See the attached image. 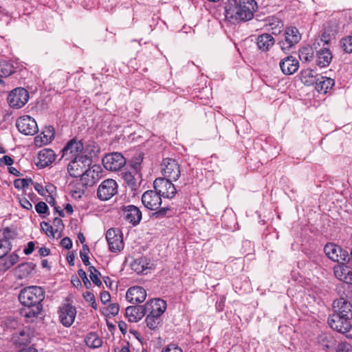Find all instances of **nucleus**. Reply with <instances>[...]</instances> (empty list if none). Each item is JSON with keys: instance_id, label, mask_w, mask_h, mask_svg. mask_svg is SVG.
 Instances as JSON below:
<instances>
[{"instance_id": "nucleus-1", "label": "nucleus", "mask_w": 352, "mask_h": 352, "mask_svg": "<svg viewBox=\"0 0 352 352\" xmlns=\"http://www.w3.org/2000/svg\"><path fill=\"white\" fill-rule=\"evenodd\" d=\"M44 291L41 287L30 286L23 288L19 296V300L24 306L20 310V314L28 322H32L41 314L43 305Z\"/></svg>"}, {"instance_id": "nucleus-2", "label": "nucleus", "mask_w": 352, "mask_h": 352, "mask_svg": "<svg viewBox=\"0 0 352 352\" xmlns=\"http://www.w3.org/2000/svg\"><path fill=\"white\" fill-rule=\"evenodd\" d=\"M256 8L254 0H229L225 6L226 16L236 21H247L253 18Z\"/></svg>"}, {"instance_id": "nucleus-3", "label": "nucleus", "mask_w": 352, "mask_h": 352, "mask_svg": "<svg viewBox=\"0 0 352 352\" xmlns=\"http://www.w3.org/2000/svg\"><path fill=\"white\" fill-rule=\"evenodd\" d=\"M146 308L149 313L146 318V325L155 330L162 322L161 316L166 309V302L160 298L153 299L146 302Z\"/></svg>"}, {"instance_id": "nucleus-4", "label": "nucleus", "mask_w": 352, "mask_h": 352, "mask_svg": "<svg viewBox=\"0 0 352 352\" xmlns=\"http://www.w3.org/2000/svg\"><path fill=\"white\" fill-rule=\"evenodd\" d=\"M327 322L332 329L342 334H344L347 338H349L347 333L350 332L352 329L351 320L346 319L344 316L333 312L332 314L329 315Z\"/></svg>"}, {"instance_id": "nucleus-5", "label": "nucleus", "mask_w": 352, "mask_h": 352, "mask_svg": "<svg viewBox=\"0 0 352 352\" xmlns=\"http://www.w3.org/2000/svg\"><path fill=\"white\" fill-rule=\"evenodd\" d=\"M91 163L92 159L89 155H75V157L68 164V173L74 177L80 176L83 169L90 166Z\"/></svg>"}, {"instance_id": "nucleus-6", "label": "nucleus", "mask_w": 352, "mask_h": 352, "mask_svg": "<svg viewBox=\"0 0 352 352\" xmlns=\"http://www.w3.org/2000/svg\"><path fill=\"white\" fill-rule=\"evenodd\" d=\"M301 39V34L296 27H288L285 31V39L279 44L282 51L288 53Z\"/></svg>"}, {"instance_id": "nucleus-7", "label": "nucleus", "mask_w": 352, "mask_h": 352, "mask_svg": "<svg viewBox=\"0 0 352 352\" xmlns=\"http://www.w3.org/2000/svg\"><path fill=\"white\" fill-rule=\"evenodd\" d=\"M161 169L164 178L176 181L180 176L179 165L173 158H164L161 163Z\"/></svg>"}, {"instance_id": "nucleus-8", "label": "nucleus", "mask_w": 352, "mask_h": 352, "mask_svg": "<svg viewBox=\"0 0 352 352\" xmlns=\"http://www.w3.org/2000/svg\"><path fill=\"white\" fill-rule=\"evenodd\" d=\"M170 180L164 177H158L154 181V188L161 197L171 199L175 195L176 188Z\"/></svg>"}, {"instance_id": "nucleus-9", "label": "nucleus", "mask_w": 352, "mask_h": 352, "mask_svg": "<svg viewBox=\"0 0 352 352\" xmlns=\"http://www.w3.org/2000/svg\"><path fill=\"white\" fill-rule=\"evenodd\" d=\"M28 99V91L24 88L18 87L10 93L8 97V102L11 107L19 109L27 103Z\"/></svg>"}, {"instance_id": "nucleus-10", "label": "nucleus", "mask_w": 352, "mask_h": 352, "mask_svg": "<svg viewBox=\"0 0 352 352\" xmlns=\"http://www.w3.org/2000/svg\"><path fill=\"white\" fill-rule=\"evenodd\" d=\"M118 192V184L114 179H107L98 186L97 195L102 201L110 199Z\"/></svg>"}, {"instance_id": "nucleus-11", "label": "nucleus", "mask_w": 352, "mask_h": 352, "mask_svg": "<svg viewBox=\"0 0 352 352\" xmlns=\"http://www.w3.org/2000/svg\"><path fill=\"white\" fill-rule=\"evenodd\" d=\"M19 131L25 135H33L38 132V125L35 120L29 116L20 117L16 122Z\"/></svg>"}, {"instance_id": "nucleus-12", "label": "nucleus", "mask_w": 352, "mask_h": 352, "mask_svg": "<svg viewBox=\"0 0 352 352\" xmlns=\"http://www.w3.org/2000/svg\"><path fill=\"white\" fill-rule=\"evenodd\" d=\"M101 168L99 166L94 165L87 169L80 175L82 187L93 186L101 178Z\"/></svg>"}, {"instance_id": "nucleus-13", "label": "nucleus", "mask_w": 352, "mask_h": 352, "mask_svg": "<svg viewBox=\"0 0 352 352\" xmlns=\"http://www.w3.org/2000/svg\"><path fill=\"white\" fill-rule=\"evenodd\" d=\"M324 252L329 258L335 262L346 261L349 258L348 252L335 243H327L324 248Z\"/></svg>"}, {"instance_id": "nucleus-14", "label": "nucleus", "mask_w": 352, "mask_h": 352, "mask_svg": "<svg viewBox=\"0 0 352 352\" xmlns=\"http://www.w3.org/2000/svg\"><path fill=\"white\" fill-rule=\"evenodd\" d=\"M33 337L32 329L27 327L16 329L12 335L11 342L16 346L26 345L31 342Z\"/></svg>"}, {"instance_id": "nucleus-15", "label": "nucleus", "mask_w": 352, "mask_h": 352, "mask_svg": "<svg viewBox=\"0 0 352 352\" xmlns=\"http://www.w3.org/2000/svg\"><path fill=\"white\" fill-rule=\"evenodd\" d=\"M122 216L124 219L133 226L139 224L142 219V212L135 206L128 205L122 207Z\"/></svg>"}, {"instance_id": "nucleus-16", "label": "nucleus", "mask_w": 352, "mask_h": 352, "mask_svg": "<svg viewBox=\"0 0 352 352\" xmlns=\"http://www.w3.org/2000/svg\"><path fill=\"white\" fill-rule=\"evenodd\" d=\"M106 239L111 252H115L122 250L124 244L120 230L113 228L109 229L106 234Z\"/></svg>"}, {"instance_id": "nucleus-17", "label": "nucleus", "mask_w": 352, "mask_h": 352, "mask_svg": "<svg viewBox=\"0 0 352 352\" xmlns=\"http://www.w3.org/2000/svg\"><path fill=\"white\" fill-rule=\"evenodd\" d=\"M58 314L60 322L65 327H68L74 322L76 310L74 306L69 304H65L60 307Z\"/></svg>"}, {"instance_id": "nucleus-18", "label": "nucleus", "mask_w": 352, "mask_h": 352, "mask_svg": "<svg viewBox=\"0 0 352 352\" xmlns=\"http://www.w3.org/2000/svg\"><path fill=\"white\" fill-rule=\"evenodd\" d=\"M161 196L155 190H147L142 196L144 206L151 210H157L162 204Z\"/></svg>"}, {"instance_id": "nucleus-19", "label": "nucleus", "mask_w": 352, "mask_h": 352, "mask_svg": "<svg viewBox=\"0 0 352 352\" xmlns=\"http://www.w3.org/2000/svg\"><path fill=\"white\" fill-rule=\"evenodd\" d=\"M102 161L104 168L111 171L120 170L126 162L124 155H104Z\"/></svg>"}, {"instance_id": "nucleus-20", "label": "nucleus", "mask_w": 352, "mask_h": 352, "mask_svg": "<svg viewBox=\"0 0 352 352\" xmlns=\"http://www.w3.org/2000/svg\"><path fill=\"white\" fill-rule=\"evenodd\" d=\"M333 313L344 316L352 320V304L343 298L335 300L333 302Z\"/></svg>"}, {"instance_id": "nucleus-21", "label": "nucleus", "mask_w": 352, "mask_h": 352, "mask_svg": "<svg viewBox=\"0 0 352 352\" xmlns=\"http://www.w3.org/2000/svg\"><path fill=\"white\" fill-rule=\"evenodd\" d=\"M147 313L146 303L144 305L129 306L126 307L125 315L131 322L140 320Z\"/></svg>"}, {"instance_id": "nucleus-22", "label": "nucleus", "mask_w": 352, "mask_h": 352, "mask_svg": "<svg viewBox=\"0 0 352 352\" xmlns=\"http://www.w3.org/2000/svg\"><path fill=\"white\" fill-rule=\"evenodd\" d=\"M126 298L132 304L140 303L145 300L146 292L140 286L131 287L127 290Z\"/></svg>"}, {"instance_id": "nucleus-23", "label": "nucleus", "mask_w": 352, "mask_h": 352, "mask_svg": "<svg viewBox=\"0 0 352 352\" xmlns=\"http://www.w3.org/2000/svg\"><path fill=\"white\" fill-rule=\"evenodd\" d=\"M280 67L284 74L291 75L298 70L299 63L294 57L289 56L280 62Z\"/></svg>"}, {"instance_id": "nucleus-24", "label": "nucleus", "mask_w": 352, "mask_h": 352, "mask_svg": "<svg viewBox=\"0 0 352 352\" xmlns=\"http://www.w3.org/2000/svg\"><path fill=\"white\" fill-rule=\"evenodd\" d=\"M316 52V64L321 67L328 66L332 60V54L328 47H320Z\"/></svg>"}, {"instance_id": "nucleus-25", "label": "nucleus", "mask_w": 352, "mask_h": 352, "mask_svg": "<svg viewBox=\"0 0 352 352\" xmlns=\"http://www.w3.org/2000/svg\"><path fill=\"white\" fill-rule=\"evenodd\" d=\"M19 261V256L15 252L0 257V272L4 273Z\"/></svg>"}, {"instance_id": "nucleus-26", "label": "nucleus", "mask_w": 352, "mask_h": 352, "mask_svg": "<svg viewBox=\"0 0 352 352\" xmlns=\"http://www.w3.org/2000/svg\"><path fill=\"white\" fill-rule=\"evenodd\" d=\"M275 39L267 33L258 36L256 38V45L258 48L262 52H267L274 45Z\"/></svg>"}, {"instance_id": "nucleus-27", "label": "nucleus", "mask_w": 352, "mask_h": 352, "mask_svg": "<svg viewBox=\"0 0 352 352\" xmlns=\"http://www.w3.org/2000/svg\"><path fill=\"white\" fill-rule=\"evenodd\" d=\"M54 138V129L50 126L45 129L40 135L34 138V144L36 146L41 147L43 145L50 142Z\"/></svg>"}, {"instance_id": "nucleus-28", "label": "nucleus", "mask_w": 352, "mask_h": 352, "mask_svg": "<svg viewBox=\"0 0 352 352\" xmlns=\"http://www.w3.org/2000/svg\"><path fill=\"white\" fill-rule=\"evenodd\" d=\"M333 36V30L330 28H325L322 34L316 38L314 42V47L315 50L320 47H327Z\"/></svg>"}, {"instance_id": "nucleus-29", "label": "nucleus", "mask_w": 352, "mask_h": 352, "mask_svg": "<svg viewBox=\"0 0 352 352\" xmlns=\"http://www.w3.org/2000/svg\"><path fill=\"white\" fill-rule=\"evenodd\" d=\"M84 149V145L81 140L77 138H73L69 140L66 146L62 149L63 154L69 153L70 154L80 153Z\"/></svg>"}, {"instance_id": "nucleus-30", "label": "nucleus", "mask_w": 352, "mask_h": 352, "mask_svg": "<svg viewBox=\"0 0 352 352\" xmlns=\"http://www.w3.org/2000/svg\"><path fill=\"white\" fill-rule=\"evenodd\" d=\"M334 85V80L325 76H318L315 82V88L317 91L326 94L328 90Z\"/></svg>"}, {"instance_id": "nucleus-31", "label": "nucleus", "mask_w": 352, "mask_h": 352, "mask_svg": "<svg viewBox=\"0 0 352 352\" xmlns=\"http://www.w3.org/2000/svg\"><path fill=\"white\" fill-rule=\"evenodd\" d=\"M35 266L32 262L21 263L15 268V274L22 279L29 275L34 270Z\"/></svg>"}, {"instance_id": "nucleus-32", "label": "nucleus", "mask_w": 352, "mask_h": 352, "mask_svg": "<svg viewBox=\"0 0 352 352\" xmlns=\"http://www.w3.org/2000/svg\"><path fill=\"white\" fill-rule=\"evenodd\" d=\"M318 76L313 69H307L301 72L300 79L303 84L310 86L315 84Z\"/></svg>"}, {"instance_id": "nucleus-33", "label": "nucleus", "mask_w": 352, "mask_h": 352, "mask_svg": "<svg viewBox=\"0 0 352 352\" xmlns=\"http://www.w3.org/2000/svg\"><path fill=\"white\" fill-rule=\"evenodd\" d=\"M314 44L312 46L302 47L299 51V58L302 61L311 62L314 59Z\"/></svg>"}, {"instance_id": "nucleus-34", "label": "nucleus", "mask_w": 352, "mask_h": 352, "mask_svg": "<svg viewBox=\"0 0 352 352\" xmlns=\"http://www.w3.org/2000/svg\"><path fill=\"white\" fill-rule=\"evenodd\" d=\"M148 263L146 258L135 259L131 264V269L138 274L143 273L148 269Z\"/></svg>"}, {"instance_id": "nucleus-35", "label": "nucleus", "mask_w": 352, "mask_h": 352, "mask_svg": "<svg viewBox=\"0 0 352 352\" xmlns=\"http://www.w3.org/2000/svg\"><path fill=\"white\" fill-rule=\"evenodd\" d=\"M56 155H38L34 160L37 167L43 168L50 165L55 160Z\"/></svg>"}, {"instance_id": "nucleus-36", "label": "nucleus", "mask_w": 352, "mask_h": 352, "mask_svg": "<svg viewBox=\"0 0 352 352\" xmlns=\"http://www.w3.org/2000/svg\"><path fill=\"white\" fill-rule=\"evenodd\" d=\"M85 343L89 347L98 348L102 345V341L97 334L90 333L85 338Z\"/></svg>"}, {"instance_id": "nucleus-37", "label": "nucleus", "mask_w": 352, "mask_h": 352, "mask_svg": "<svg viewBox=\"0 0 352 352\" xmlns=\"http://www.w3.org/2000/svg\"><path fill=\"white\" fill-rule=\"evenodd\" d=\"M30 184H34L31 178L16 179L14 181V186L17 189H25Z\"/></svg>"}, {"instance_id": "nucleus-38", "label": "nucleus", "mask_w": 352, "mask_h": 352, "mask_svg": "<svg viewBox=\"0 0 352 352\" xmlns=\"http://www.w3.org/2000/svg\"><path fill=\"white\" fill-rule=\"evenodd\" d=\"M119 305L118 303H111L108 307L104 308L102 313L107 316H115L119 312Z\"/></svg>"}, {"instance_id": "nucleus-39", "label": "nucleus", "mask_w": 352, "mask_h": 352, "mask_svg": "<svg viewBox=\"0 0 352 352\" xmlns=\"http://www.w3.org/2000/svg\"><path fill=\"white\" fill-rule=\"evenodd\" d=\"M89 272L90 278L93 283L97 286H100L102 285V282L99 278L100 273L94 266H89Z\"/></svg>"}, {"instance_id": "nucleus-40", "label": "nucleus", "mask_w": 352, "mask_h": 352, "mask_svg": "<svg viewBox=\"0 0 352 352\" xmlns=\"http://www.w3.org/2000/svg\"><path fill=\"white\" fill-rule=\"evenodd\" d=\"M11 250L10 241L6 239H0V257L9 253Z\"/></svg>"}, {"instance_id": "nucleus-41", "label": "nucleus", "mask_w": 352, "mask_h": 352, "mask_svg": "<svg viewBox=\"0 0 352 352\" xmlns=\"http://www.w3.org/2000/svg\"><path fill=\"white\" fill-rule=\"evenodd\" d=\"M41 228L42 230L49 236L54 238L56 236L55 229L52 226L50 225L48 223L42 222L41 223Z\"/></svg>"}, {"instance_id": "nucleus-42", "label": "nucleus", "mask_w": 352, "mask_h": 352, "mask_svg": "<svg viewBox=\"0 0 352 352\" xmlns=\"http://www.w3.org/2000/svg\"><path fill=\"white\" fill-rule=\"evenodd\" d=\"M346 270H348L347 265H338L334 267V274L337 278L343 281Z\"/></svg>"}, {"instance_id": "nucleus-43", "label": "nucleus", "mask_w": 352, "mask_h": 352, "mask_svg": "<svg viewBox=\"0 0 352 352\" xmlns=\"http://www.w3.org/2000/svg\"><path fill=\"white\" fill-rule=\"evenodd\" d=\"M89 253V248L87 244H83L82 250L80 251V256L86 266H90L88 254Z\"/></svg>"}, {"instance_id": "nucleus-44", "label": "nucleus", "mask_w": 352, "mask_h": 352, "mask_svg": "<svg viewBox=\"0 0 352 352\" xmlns=\"http://www.w3.org/2000/svg\"><path fill=\"white\" fill-rule=\"evenodd\" d=\"M342 47L346 53H352V36H349L342 39Z\"/></svg>"}, {"instance_id": "nucleus-45", "label": "nucleus", "mask_w": 352, "mask_h": 352, "mask_svg": "<svg viewBox=\"0 0 352 352\" xmlns=\"http://www.w3.org/2000/svg\"><path fill=\"white\" fill-rule=\"evenodd\" d=\"M142 155H135L129 162L131 166L135 170H138L142 162Z\"/></svg>"}, {"instance_id": "nucleus-46", "label": "nucleus", "mask_w": 352, "mask_h": 352, "mask_svg": "<svg viewBox=\"0 0 352 352\" xmlns=\"http://www.w3.org/2000/svg\"><path fill=\"white\" fill-rule=\"evenodd\" d=\"M84 298L86 301L91 302V306L92 308L97 309V304L96 302L95 296L92 293L86 292L84 294Z\"/></svg>"}, {"instance_id": "nucleus-47", "label": "nucleus", "mask_w": 352, "mask_h": 352, "mask_svg": "<svg viewBox=\"0 0 352 352\" xmlns=\"http://www.w3.org/2000/svg\"><path fill=\"white\" fill-rule=\"evenodd\" d=\"M35 209L38 214H45L47 212L48 207L45 202L40 201L36 205Z\"/></svg>"}, {"instance_id": "nucleus-48", "label": "nucleus", "mask_w": 352, "mask_h": 352, "mask_svg": "<svg viewBox=\"0 0 352 352\" xmlns=\"http://www.w3.org/2000/svg\"><path fill=\"white\" fill-rule=\"evenodd\" d=\"M162 352H183L182 349L177 345L170 344L167 345Z\"/></svg>"}, {"instance_id": "nucleus-49", "label": "nucleus", "mask_w": 352, "mask_h": 352, "mask_svg": "<svg viewBox=\"0 0 352 352\" xmlns=\"http://www.w3.org/2000/svg\"><path fill=\"white\" fill-rule=\"evenodd\" d=\"M46 201L50 204L52 206H54V209L56 210V212L58 213L59 216L64 217V212L63 210H59L58 207H56V201L54 198L52 196H49Z\"/></svg>"}, {"instance_id": "nucleus-50", "label": "nucleus", "mask_w": 352, "mask_h": 352, "mask_svg": "<svg viewBox=\"0 0 352 352\" xmlns=\"http://www.w3.org/2000/svg\"><path fill=\"white\" fill-rule=\"evenodd\" d=\"M53 224L56 227V232L59 233L63 228L64 225L61 219L55 217L53 221Z\"/></svg>"}, {"instance_id": "nucleus-51", "label": "nucleus", "mask_w": 352, "mask_h": 352, "mask_svg": "<svg viewBox=\"0 0 352 352\" xmlns=\"http://www.w3.org/2000/svg\"><path fill=\"white\" fill-rule=\"evenodd\" d=\"M338 352H352V346L346 342L340 343L338 346Z\"/></svg>"}, {"instance_id": "nucleus-52", "label": "nucleus", "mask_w": 352, "mask_h": 352, "mask_svg": "<svg viewBox=\"0 0 352 352\" xmlns=\"http://www.w3.org/2000/svg\"><path fill=\"white\" fill-rule=\"evenodd\" d=\"M14 163V160L9 155H3L0 157V166L8 165L11 166Z\"/></svg>"}, {"instance_id": "nucleus-53", "label": "nucleus", "mask_w": 352, "mask_h": 352, "mask_svg": "<svg viewBox=\"0 0 352 352\" xmlns=\"http://www.w3.org/2000/svg\"><path fill=\"white\" fill-rule=\"evenodd\" d=\"M12 237L11 231L8 228H5L3 231L0 230V239H6L10 241Z\"/></svg>"}, {"instance_id": "nucleus-54", "label": "nucleus", "mask_w": 352, "mask_h": 352, "mask_svg": "<svg viewBox=\"0 0 352 352\" xmlns=\"http://www.w3.org/2000/svg\"><path fill=\"white\" fill-rule=\"evenodd\" d=\"M20 205L27 210H31L32 208V205L30 201L25 197H22L19 199Z\"/></svg>"}, {"instance_id": "nucleus-55", "label": "nucleus", "mask_w": 352, "mask_h": 352, "mask_svg": "<svg viewBox=\"0 0 352 352\" xmlns=\"http://www.w3.org/2000/svg\"><path fill=\"white\" fill-rule=\"evenodd\" d=\"M84 192V189L81 187H77L76 189H71L72 195L74 198H80Z\"/></svg>"}, {"instance_id": "nucleus-56", "label": "nucleus", "mask_w": 352, "mask_h": 352, "mask_svg": "<svg viewBox=\"0 0 352 352\" xmlns=\"http://www.w3.org/2000/svg\"><path fill=\"white\" fill-rule=\"evenodd\" d=\"M61 245L67 250H69L72 247V241L69 237L63 238L60 241Z\"/></svg>"}, {"instance_id": "nucleus-57", "label": "nucleus", "mask_w": 352, "mask_h": 352, "mask_svg": "<svg viewBox=\"0 0 352 352\" xmlns=\"http://www.w3.org/2000/svg\"><path fill=\"white\" fill-rule=\"evenodd\" d=\"M344 282L352 284V268L348 266V270L346 271Z\"/></svg>"}, {"instance_id": "nucleus-58", "label": "nucleus", "mask_w": 352, "mask_h": 352, "mask_svg": "<svg viewBox=\"0 0 352 352\" xmlns=\"http://www.w3.org/2000/svg\"><path fill=\"white\" fill-rule=\"evenodd\" d=\"M110 300H111V295L108 292L104 291V292H101L100 300L103 304L107 303L108 302L110 301Z\"/></svg>"}, {"instance_id": "nucleus-59", "label": "nucleus", "mask_w": 352, "mask_h": 352, "mask_svg": "<svg viewBox=\"0 0 352 352\" xmlns=\"http://www.w3.org/2000/svg\"><path fill=\"white\" fill-rule=\"evenodd\" d=\"M35 244L33 241H30L28 243L27 247L23 250V252L25 255H29L32 253L34 250Z\"/></svg>"}, {"instance_id": "nucleus-60", "label": "nucleus", "mask_w": 352, "mask_h": 352, "mask_svg": "<svg viewBox=\"0 0 352 352\" xmlns=\"http://www.w3.org/2000/svg\"><path fill=\"white\" fill-rule=\"evenodd\" d=\"M169 210L168 208H162L153 214L154 216L156 217H161L163 216H165L166 214V212Z\"/></svg>"}, {"instance_id": "nucleus-61", "label": "nucleus", "mask_w": 352, "mask_h": 352, "mask_svg": "<svg viewBox=\"0 0 352 352\" xmlns=\"http://www.w3.org/2000/svg\"><path fill=\"white\" fill-rule=\"evenodd\" d=\"M50 249L45 248V247H41L38 250V253L41 256H46L50 254Z\"/></svg>"}, {"instance_id": "nucleus-62", "label": "nucleus", "mask_w": 352, "mask_h": 352, "mask_svg": "<svg viewBox=\"0 0 352 352\" xmlns=\"http://www.w3.org/2000/svg\"><path fill=\"white\" fill-rule=\"evenodd\" d=\"M78 274L81 278V279H86L89 285H91V283L87 277V274L85 271H84L82 269H80L78 271Z\"/></svg>"}, {"instance_id": "nucleus-63", "label": "nucleus", "mask_w": 352, "mask_h": 352, "mask_svg": "<svg viewBox=\"0 0 352 352\" xmlns=\"http://www.w3.org/2000/svg\"><path fill=\"white\" fill-rule=\"evenodd\" d=\"M34 189L41 195H44V188H43V186L38 184V183H35L34 184Z\"/></svg>"}, {"instance_id": "nucleus-64", "label": "nucleus", "mask_w": 352, "mask_h": 352, "mask_svg": "<svg viewBox=\"0 0 352 352\" xmlns=\"http://www.w3.org/2000/svg\"><path fill=\"white\" fill-rule=\"evenodd\" d=\"M8 171L10 174H12L15 176H19L21 175L20 172L18 170H16V168L12 166L8 167Z\"/></svg>"}]
</instances>
